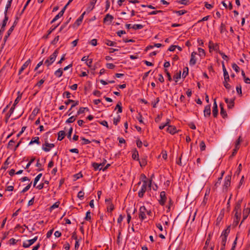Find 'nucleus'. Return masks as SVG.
I'll list each match as a JSON object with an SVG mask.
<instances>
[{
	"instance_id": "f257e3e1",
	"label": "nucleus",
	"mask_w": 250,
	"mask_h": 250,
	"mask_svg": "<svg viewBox=\"0 0 250 250\" xmlns=\"http://www.w3.org/2000/svg\"><path fill=\"white\" fill-rule=\"evenodd\" d=\"M59 53V49H56L54 52H53V53L49 57V59H50V62L49 63V60L48 59H47L45 62H44V63L45 64H46V65L48 67L49 66H50L51 64H52L54 62V61H55L56 60V57H57L58 56V54Z\"/></svg>"
},
{
	"instance_id": "f03ea898",
	"label": "nucleus",
	"mask_w": 250,
	"mask_h": 250,
	"mask_svg": "<svg viewBox=\"0 0 250 250\" xmlns=\"http://www.w3.org/2000/svg\"><path fill=\"white\" fill-rule=\"evenodd\" d=\"M147 180H143V185L141 187V189L138 192V196L140 198H143L144 195V193L146 192L147 189Z\"/></svg>"
},
{
	"instance_id": "7ed1b4c3",
	"label": "nucleus",
	"mask_w": 250,
	"mask_h": 250,
	"mask_svg": "<svg viewBox=\"0 0 250 250\" xmlns=\"http://www.w3.org/2000/svg\"><path fill=\"white\" fill-rule=\"evenodd\" d=\"M146 209L144 206H141L139 209V217L142 221L146 218Z\"/></svg>"
},
{
	"instance_id": "20e7f679",
	"label": "nucleus",
	"mask_w": 250,
	"mask_h": 250,
	"mask_svg": "<svg viewBox=\"0 0 250 250\" xmlns=\"http://www.w3.org/2000/svg\"><path fill=\"white\" fill-rule=\"evenodd\" d=\"M242 202V200H239L235 204L234 211L235 215H241V206Z\"/></svg>"
},
{
	"instance_id": "39448f33",
	"label": "nucleus",
	"mask_w": 250,
	"mask_h": 250,
	"mask_svg": "<svg viewBox=\"0 0 250 250\" xmlns=\"http://www.w3.org/2000/svg\"><path fill=\"white\" fill-rule=\"evenodd\" d=\"M231 176L230 175H228L225 178V182L223 186V189L226 191L228 190V188L230 185Z\"/></svg>"
},
{
	"instance_id": "423d86ee",
	"label": "nucleus",
	"mask_w": 250,
	"mask_h": 250,
	"mask_svg": "<svg viewBox=\"0 0 250 250\" xmlns=\"http://www.w3.org/2000/svg\"><path fill=\"white\" fill-rule=\"evenodd\" d=\"M54 146V144L48 143L47 141H45L44 144L42 145V149L45 152H48L50 150L51 148Z\"/></svg>"
},
{
	"instance_id": "0eeeda50",
	"label": "nucleus",
	"mask_w": 250,
	"mask_h": 250,
	"mask_svg": "<svg viewBox=\"0 0 250 250\" xmlns=\"http://www.w3.org/2000/svg\"><path fill=\"white\" fill-rule=\"evenodd\" d=\"M70 103H73V104L71 105V107L68 110L67 113H68V112H70L73 107L78 105L79 102L78 101H74L71 99H68L64 102V104L66 105H68Z\"/></svg>"
},
{
	"instance_id": "6e6552de",
	"label": "nucleus",
	"mask_w": 250,
	"mask_h": 250,
	"mask_svg": "<svg viewBox=\"0 0 250 250\" xmlns=\"http://www.w3.org/2000/svg\"><path fill=\"white\" fill-rule=\"evenodd\" d=\"M160 199L159 200V203L161 205L164 206L165 204L167 199L166 192L164 191H161L160 192Z\"/></svg>"
},
{
	"instance_id": "1a4fd4ad",
	"label": "nucleus",
	"mask_w": 250,
	"mask_h": 250,
	"mask_svg": "<svg viewBox=\"0 0 250 250\" xmlns=\"http://www.w3.org/2000/svg\"><path fill=\"white\" fill-rule=\"evenodd\" d=\"M213 109H212V114L214 117H216L218 115V110L217 104L216 101V99H214Z\"/></svg>"
},
{
	"instance_id": "9d476101",
	"label": "nucleus",
	"mask_w": 250,
	"mask_h": 250,
	"mask_svg": "<svg viewBox=\"0 0 250 250\" xmlns=\"http://www.w3.org/2000/svg\"><path fill=\"white\" fill-rule=\"evenodd\" d=\"M250 213V208H247L244 209L243 211V219L241 222V224H242V223L244 221V220L247 218Z\"/></svg>"
},
{
	"instance_id": "9b49d317",
	"label": "nucleus",
	"mask_w": 250,
	"mask_h": 250,
	"mask_svg": "<svg viewBox=\"0 0 250 250\" xmlns=\"http://www.w3.org/2000/svg\"><path fill=\"white\" fill-rule=\"evenodd\" d=\"M225 102L228 104V107L229 109L232 108L234 105V99L229 100L228 98H225Z\"/></svg>"
},
{
	"instance_id": "f8f14e48",
	"label": "nucleus",
	"mask_w": 250,
	"mask_h": 250,
	"mask_svg": "<svg viewBox=\"0 0 250 250\" xmlns=\"http://www.w3.org/2000/svg\"><path fill=\"white\" fill-rule=\"evenodd\" d=\"M222 68L224 73V80L226 81H229L230 80L229 77L228 72H227V69L225 66L224 62H222Z\"/></svg>"
},
{
	"instance_id": "ddd939ff",
	"label": "nucleus",
	"mask_w": 250,
	"mask_h": 250,
	"mask_svg": "<svg viewBox=\"0 0 250 250\" xmlns=\"http://www.w3.org/2000/svg\"><path fill=\"white\" fill-rule=\"evenodd\" d=\"M31 63V60L29 59L27 61H26L22 65L20 69L19 70L18 75H20L22 72L29 65V64Z\"/></svg>"
},
{
	"instance_id": "4468645a",
	"label": "nucleus",
	"mask_w": 250,
	"mask_h": 250,
	"mask_svg": "<svg viewBox=\"0 0 250 250\" xmlns=\"http://www.w3.org/2000/svg\"><path fill=\"white\" fill-rule=\"evenodd\" d=\"M211 114L210 105H206L204 110V115L205 117H209Z\"/></svg>"
},
{
	"instance_id": "2eb2a0df",
	"label": "nucleus",
	"mask_w": 250,
	"mask_h": 250,
	"mask_svg": "<svg viewBox=\"0 0 250 250\" xmlns=\"http://www.w3.org/2000/svg\"><path fill=\"white\" fill-rule=\"evenodd\" d=\"M197 54L196 52H193L191 54V58L189 61V64L191 66L195 64L196 60L195 59V55Z\"/></svg>"
},
{
	"instance_id": "dca6fc26",
	"label": "nucleus",
	"mask_w": 250,
	"mask_h": 250,
	"mask_svg": "<svg viewBox=\"0 0 250 250\" xmlns=\"http://www.w3.org/2000/svg\"><path fill=\"white\" fill-rule=\"evenodd\" d=\"M167 130L171 134H174L177 132L176 127L173 125H168Z\"/></svg>"
},
{
	"instance_id": "f3484780",
	"label": "nucleus",
	"mask_w": 250,
	"mask_h": 250,
	"mask_svg": "<svg viewBox=\"0 0 250 250\" xmlns=\"http://www.w3.org/2000/svg\"><path fill=\"white\" fill-rule=\"evenodd\" d=\"M8 21V17H4L1 24H0V31L4 32V31L5 30V27L7 24Z\"/></svg>"
},
{
	"instance_id": "a211bd4d",
	"label": "nucleus",
	"mask_w": 250,
	"mask_h": 250,
	"mask_svg": "<svg viewBox=\"0 0 250 250\" xmlns=\"http://www.w3.org/2000/svg\"><path fill=\"white\" fill-rule=\"evenodd\" d=\"M147 157L145 156L139 159V164L141 167H145L147 164Z\"/></svg>"
},
{
	"instance_id": "6ab92c4d",
	"label": "nucleus",
	"mask_w": 250,
	"mask_h": 250,
	"mask_svg": "<svg viewBox=\"0 0 250 250\" xmlns=\"http://www.w3.org/2000/svg\"><path fill=\"white\" fill-rule=\"evenodd\" d=\"M161 220L164 225L169 226V222L168 218L167 217V216L163 215L161 217Z\"/></svg>"
},
{
	"instance_id": "aec40b11",
	"label": "nucleus",
	"mask_w": 250,
	"mask_h": 250,
	"mask_svg": "<svg viewBox=\"0 0 250 250\" xmlns=\"http://www.w3.org/2000/svg\"><path fill=\"white\" fill-rule=\"evenodd\" d=\"M85 12H83L80 17L76 20L75 21L74 25H77V26H79L82 22V21L84 15L85 14Z\"/></svg>"
},
{
	"instance_id": "412c9836",
	"label": "nucleus",
	"mask_w": 250,
	"mask_h": 250,
	"mask_svg": "<svg viewBox=\"0 0 250 250\" xmlns=\"http://www.w3.org/2000/svg\"><path fill=\"white\" fill-rule=\"evenodd\" d=\"M59 24H57L56 26H52L50 29L47 31V34L45 36H43V38L45 39H47L48 38V36L55 29L59 26Z\"/></svg>"
},
{
	"instance_id": "4be33fe9",
	"label": "nucleus",
	"mask_w": 250,
	"mask_h": 250,
	"mask_svg": "<svg viewBox=\"0 0 250 250\" xmlns=\"http://www.w3.org/2000/svg\"><path fill=\"white\" fill-rule=\"evenodd\" d=\"M230 226H229L226 229H225L223 231L221 236L228 237L229 234L230 232Z\"/></svg>"
},
{
	"instance_id": "5701e85b",
	"label": "nucleus",
	"mask_w": 250,
	"mask_h": 250,
	"mask_svg": "<svg viewBox=\"0 0 250 250\" xmlns=\"http://www.w3.org/2000/svg\"><path fill=\"white\" fill-rule=\"evenodd\" d=\"M58 140L59 141H61L64 138L65 135V132L63 130H61L58 132Z\"/></svg>"
},
{
	"instance_id": "b1692460",
	"label": "nucleus",
	"mask_w": 250,
	"mask_h": 250,
	"mask_svg": "<svg viewBox=\"0 0 250 250\" xmlns=\"http://www.w3.org/2000/svg\"><path fill=\"white\" fill-rule=\"evenodd\" d=\"M92 166L94 168V170L96 171L98 170H102V167H100L101 166V165H100V164L97 163H93L92 164Z\"/></svg>"
},
{
	"instance_id": "393cba45",
	"label": "nucleus",
	"mask_w": 250,
	"mask_h": 250,
	"mask_svg": "<svg viewBox=\"0 0 250 250\" xmlns=\"http://www.w3.org/2000/svg\"><path fill=\"white\" fill-rule=\"evenodd\" d=\"M240 217H241V215H234V221H233V225L234 227L238 225L239 221L240 219Z\"/></svg>"
},
{
	"instance_id": "a878e982",
	"label": "nucleus",
	"mask_w": 250,
	"mask_h": 250,
	"mask_svg": "<svg viewBox=\"0 0 250 250\" xmlns=\"http://www.w3.org/2000/svg\"><path fill=\"white\" fill-rule=\"evenodd\" d=\"M34 143H36L38 145L40 144V138L39 137H35L32 138V140L29 143V145L33 144Z\"/></svg>"
},
{
	"instance_id": "bb28decb",
	"label": "nucleus",
	"mask_w": 250,
	"mask_h": 250,
	"mask_svg": "<svg viewBox=\"0 0 250 250\" xmlns=\"http://www.w3.org/2000/svg\"><path fill=\"white\" fill-rule=\"evenodd\" d=\"M113 18H114L112 15H110L109 14H107L104 19V22H106V21H109L111 22Z\"/></svg>"
},
{
	"instance_id": "cd10ccee",
	"label": "nucleus",
	"mask_w": 250,
	"mask_h": 250,
	"mask_svg": "<svg viewBox=\"0 0 250 250\" xmlns=\"http://www.w3.org/2000/svg\"><path fill=\"white\" fill-rule=\"evenodd\" d=\"M104 43L108 46H116V42H114L111 41L109 40H105L104 41Z\"/></svg>"
},
{
	"instance_id": "c85d7f7f",
	"label": "nucleus",
	"mask_w": 250,
	"mask_h": 250,
	"mask_svg": "<svg viewBox=\"0 0 250 250\" xmlns=\"http://www.w3.org/2000/svg\"><path fill=\"white\" fill-rule=\"evenodd\" d=\"M241 141H242V140L241 139V136H240L235 143V148H234V150L235 151H237V150L239 149V145H240V142Z\"/></svg>"
},
{
	"instance_id": "c756f323",
	"label": "nucleus",
	"mask_w": 250,
	"mask_h": 250,
	"mask_svg": "<svg viewBox=\"0 0 250 250\" xmlns=\"http://www.w3.org/2000/svg\"><path fill=\"white\" fill-rule=\"evenodd\" d=\"M77 117V115L75 116H72L70 117H69L66 121L65 123L67 124L69 123H73L76 119V117Z\"/></svg>"
},
{
	"instance_id": "7c9ffc66",
	"label": "nucleus",
	"mask_w": 250,
	"mask_h": 250,
	"mask_svg": "<svg viewBox=\"0 0 250 250\" xmlns=\"http://www.w3.org/2000/svg\"><path fill=\"white\" fill-rule=\"evenodd\" d=\"M121 105H122L121 102H119L115 107V110L118 109L117 113L122 112V107Z\"/></svg>"
},
{
	"instance_id": "2f4dec72",
	"label": "nucleus",
	"mask_w": 250,
	"mask_h": 250,
	"mask_svg": "<svg viewBox=\"0 0 250 250\" xmlns=\"http://www.w3.org/2000/svg\"><path fill=\"white\" fill-rule=\"evenodd\" d=\"M18 97H17L16 100H15L14 104H14V106H16V105L19 103V102L21 100V98L22 94L20 93V92H18Z\"/></svg>"
},
{
	"instance_id": "473e14b6",
	"label": "nucleus",
	"mask_w": 250,
	"mask_h": 250,
	"mask_svg": "<svg viewBox=\"0 0 250 250\" xmlns=\"http://www.w3.org/2000/svg\"><path fill=\"white\" fill-rule=\"evenodd\" d=\"M63 73L62 68H59L57 70H56L54 74L57 77H60L62 76Z\"/></svg>"
},
{
	"instance_id": "72a5a7b5",
	"label": "nucleus",
	"mask_w": 250,
	"mask_h": 250,
	"mask_svg": "<svg viewBox=\"0 0 250 250\" xmlns=\"http://www.w3.org/2000/svg\"><path fill=\"white\" fill-rule=\"evenodd\" d=\"M132 158L134 160H139L138 152L136 149H135L134 152L132 154Z\"/></svg>"
},
{
	"instance_id": "f704fd0d",
	"label": "nucleus",
	"mask_w": 250,
	"mask_h": 250,
	"mask_svg": "<svg viewBox=\"0 0 250 250\" xmlns=\"http://www.w3.org/2000/svg\"><path fill=\"white\" fill-rule=\"evenodd\" d=\"M71 19V18H70L66 22H65L62 25L60 28L59 32L62 31L66 27L67 25Z\"/></svg>"
},
{
	"instance_id": "c9c22d12",
	"label": "nucleus",
	"mask_w": 250,
	"mask_h": 250,
	"mask_svg": "<svg viewBox=\"0 0 250 250\" xmlns=\"http://www.w3.org/2000/svg\"><path fill=\"white\" fill-rule=\"evenodd\" d=\"M31 241V240H28L27 242H23L22 247L25 248H29L30 246L34 244L33 243L30 242V241Z\"/></svg>"
},
{
	"instance_id": "e433bc0d",
	"label": "nucleus",
	"mask_w": 250,
	"mask_h": 250,
	"mask_svg": "<svg viewBox=\"0 0 250 250\" xmlns=\"http://www.w3.org/2000/svg\"><path fill=\"white\" fill-rule=\"evenodd\" d=\"M42 174L40 173L35 177V178L34 179V181L33 187H35L36 186L37 182L39 181V180L41 178V177H42Z\"/></svg>"
},
{
	"instance_id": "4c0bfd02",
	"label": "nucleus",
	"mask_w": 250,
	"mask_h": 250,
	"mask_svg": "<svg viewBox=\"0 0 250 250\" xmlns=\"http://www.w3.org/2000/svg\"><path fill=\"white\" fill-rule=\"evenodd\" d=\"M91 212L90 210H88L86 213V216L84 218L85 220L87 221H91Z\"/></svg>"
},
{
	"instance_id": "58836bf2",
	"label": "nucleus",
	"mask_w": 250,
	"mask_h": 250,
	"mask_svg": "<svg viewBox=\"0 0 250 250\" xmlns=\"http://www.w3.org/2000/svg\"><path fill=\"white\" fill-rule=\"evenodd\" d=\"M241 74L244 78V82L247 83H250V79L249 78L246 77L245 72L243 70L241 71Z\"/></svg>"
},
{
	"instance_id": "ea45409f",
	"label": "nucleus",
	"mask_w": 250,
	"mask_h": 250,
	"mask_svg": "<svg viewBox=\"0 0 250 250\" xmlns=\"http://www.w3.org/2000/svg\"><path fill=\"white\" fill-rule=\"evenodd\" d=\"M188 73V67H186L183 69V72L182 74V77L183 78H185L187 77Z\"/></svg>"
},
{
	"instance_id": "a19ab883",
	"label": "nucleus",
	"mask_w": 250,
	"mask_h": 250,
	"mask_svg": "<svg viewBox=\"0 0 250 250\" xmlns=\"http://www.w3.org/2000/svg\"><path fill=\"white\" fill-rule=\"evenodd\" d=\"M144 27V25L142 24H135L132 26V28L134 30H138L142 29Z\"/></svg>"
},
{
	"instance_id": "79ce46f5",
	"label": "nucleus",
	"mask_w": 250,
	"mask_h": 250,
	"mask_svg": "<svg viewBox=\"0 0 250 250\" xmlns=\"http://www.w3.org/2000/svg\"><path fill=\"white\" fill-rule=\"evenodd\" d=\"M220 114L223 118H225L227 116V114L224 107H222L220 109Z\"/></svg>"
},
{
	"instance_id": "37998d69",
	"label": "nucleus",
	"mask_w": 250,
	"mask_h": 250,
	"mask_svg": "<svg viewBox=\"0 0 250 250\" xmlns=\"http://www.w3.org/2000/svg\"><path fill=\"white\" fill-rule=\"evenodd\" d=\"M177 2L180 4H184L185 5H188L189 3V1L188 0H180L177 1Z\"/></svg>"
},
{
	"instance_id": "c03bdc74",
	"label": "nucleus",
	"mask_w": 250,
	"mask_h": 250,
	"mask_svg": "<svg viewBox=\"0 0 250 250\" xmlns=\"http://www.w3.org/2000/svg\"><path fill=\"white\" fill-rule=\"evenodd\" d=\"M173 12L174 13L177 14L179 16H181L184 15V14L187 13V11L184 10H179V11H173Z\"/></svg>"
},
{
	"instance_id": "a18cd8bd",
	"label": "nucleus",
	"mask_w": 250,
	"mask_h": 250,
	"mask_svg": "<svg viewBox=\"0 0 250 250\" xmlns=\"http://www.w3.org/2000/svg\"><path fill=\"white\" fill-rule=\"evenodd\" d=\"M209 43L210 44L209 46V48L210 49L212 48L213 50H217V48H218V46L217 44H216V45H214L213 43L211 41H210L209 42Z\"/></svg>"
},
{
	"instance_id": "49530a36",
	"label": "nucleus",
	"mask_w": 250,
	"mask_h": 250,
	"mask_svg": "<svg viewBox=\"0 0 250 250\" xmlns=\"http://www.w3.org/2000/svg\"><path fill=\"white\" fill-rule=\"evenodd\" d=\"M121 119V117L120 115H118L117 118H114L113 119V124L115 125H117L118 123L120 122Z\"/></svg>"
},
{
	"instance_id": "de8ad7c7",
	"label": "nucleus",
	"mask_w": 250,
	"mask_h": 250,
	"mask_svg": "<svg viewBox=\"0 0 250 250\" xmlns=\"http://www.w3.org/2000/svg\"><path fill=\"white\" fill-rule=\"evenodd\" d=\"M206 146L205 143L203 141H202L200 143V148L201 151L205 150L206 149Z\"/></svg>"
},
{
	"instance_id": "09e8293b",
	"label": "nucleus",
	"mask_w": 250,
	"mask_h": 250,
	"mask_svg": "<svg viewBox=\"0 0 250 250\" xmlns=\"http://www.w3.org/2000/svg\"><path fill=\"white\" fill-rule=\"evenodd\" d=\"M220 238H221V245H226L227 237L220 236Z\"/></svg>"
},
{
	"instance_id": "8fccbe9b",
	"label": "nucleus",
	"mask_w": 250,
	"mask_h": 250,
	"mask_svg": "<svg viewBox=\"0 0 250 250\" xmlns=\"http://www.w3.org/2000/svg\"><path fill=\"white\" fill-rule=\"evenodd\" d=\"M81 138L83 141V142L82 143L83 145L89 144L91 143L89 140L85 139L84 137H81Z\"/></svg>"
},
{
	"instance_id": "3c124183",
	"label": "nucleus",
	"mask_w": 250,
	"mask_h": 250,
	"mask_svg": "<svg viewBox=\"0 0 250 250\" xmlns=\"http://www.w3.org/2000/svg\"><path fill=\"white\" fill-rule=\"evenodd\" d=\"M84 193L83 191H80L78 193L77 197L82 200L84 198Z\"/></svg>"
},
{
	"instance_id": "603ef678",
	"label": "nucleus",
	"mask_w": 250,
	"mask_h": 250,
	"mask_svg": "<svg viewBox=\"0 0 250 250\" xmlns=\"http://www.w3.org/2000/svg\"><path fill=\"white\" fill-rule=\"evenodd\" d=\"M85 111V108L84 107H80L79 109V110L77 111V115H79L81 114H83L84 112Z\"/></svg>"
},
{
	"instance_id": "864d4df0",
	"label": "nucleus",
	"mask_w": 250,
	"mask_h": 250,
	"mask_svg": "<svg viewBox=\"0 0 250 250\" xmlns=\"http://www.w3.org/2000/svg\"><path fill=\"white\" fill-rule=\"evenodd\" d=\"M232 67L237 73L239 72L240 68L236 63H233Z\"/></svg>"
},
{
	"instance_id": "5fc2aeb1",
	"label": "nucleus",
	"mask_w": 250,
	"mask_h": 250,
	"mask_svg": "<svg viewBox=\"0 0 250 250\" xmlns=\"http://www.w3.org/2000/svg\"><path fill=\"white\" fill-rule=\"evenodd\" d=\"M181 71H180L179 72L177 73L176 74H175L174 76H173V79H176V80H178V79H179L181 78Z\"/></svg>"
},
{
	"instance_id": "6e6d98bb",
	"label": "nucleus",
	"mask_w": 250,
	"mask_h": 250,
	"mask_svg": "<svg viewBox=\"0 0 250 250\" xmlns=\"http://www.w3.org/2000/svg\"><path fill=\"white\" fill-rule=\"evenodd\" d=\"M236 89L237 93L239 95H242L241 85L240 84L237 85Z\"/></svg>"
},
{
	"instance_id": "4d7b16f0",
	"label": "nucleus",
	"mask_w": 250,
	"mask_h": 250,
	"mask_svg": "<svg viewBox=\"0 0 250 250\" xmlns=\"http://www.w3.org/2000/svg\"><path fill=\"white\" fill-rule=\"evenodd\" d=\"M165 72L167 74V78H168V80L169 81H170V82L171 81H172V78H171L170 74L169 73V72L168 71L167 69H165Z\"/></svg>"
},
{
	"instance_id": "13d9d810",
	"label": "nucleus",
	"mask_w": 250,
	"mask_h": 250,
	"mask_svg": "<svg viewBox=\"0 0 250 250\" xmlns=\"http://www.w3.org/2000/svg\"><path fill=\"white\" fill-rule=\"evenodd\" d=\"M198 52H199L200 56H205V51L203 49H202L201 48H198Z\"/></svg>"
},
{
	"instance_id": "bf43d9fd",
	"label": "nucleus",
	"mask_w": 250,
	"mask_h": 250,
	"mask_svg": "<svg viewBox=\"0 0 250 250\" xmlns=\"http://www.w3.org/2000/svg\"><path fill=\"white\" fill-rule=\"evenodd\" d=\"M210 236H209L208 237V238L207 239L206 241L205 242V246L204 247V249H207V248H208V246L209 245V243L210 242Z\"/></svg>"
},
{
	"instance_id": "052dcab7",
	"label": "nucleus",
	"mask_w": 250,
	"mask_h": 250,
	"mask_svg": "<svg viewBox=\"0 0 250 250\" xmlns=\"http://www.w3.org/2000/svg\"><path fill=\"white\" fill-rule=\"evenodd\" d=\"M44 80L41 79L39 82H38L35 86H38L39 88L41 86V85L44 83Z\"/></svg>"
},
{
	"instance_id": "680f3d73",
	"label": "nucleus",
	"mask_w": 250,
	"mask_h": 250,
	"mask_svg": "<svg viewBox=\"0 0 250 250\" xmlns=\"http://www.w3.org/2000/svg\"><path fill=\"white\" fill-rule=\"evenodd\" d=\"M71 93L68 91H65L62 94V96L64 97L65 96L66 98L69 99L70 98Z\"/></svg>"
},
{
	"instance_id": "e2e57ef3",
	"label": "nucleus",
	"mask_w": 250,
	"mask_h": 250,
	"mask_svg": "<svg viewBox=\"0 0 250 250\" xmlns=\"http://www.w3.org/2000/svg\"><path fill=\"white\" fill-rule=\"evenodd\" d=\"M35 158H32L30 160V161L28 163V164L26 165L25 167V169H27L29 168V167H30V166L31 165V164L35 161Z\"/></svg>"
},
{
	"instance_id": "0e129e2a",
	"label": "nucleus",
	"mask_w": 250,
	"mask_h": 250,
	"mask_svg": "<svg viewBox=\"0 0 250 250\" xmlns=\"http://www.w3.org/2000/svg\"><path fill=\"white\" fill-rule=\"evenodd\" d=\"M106 66L108 68L111 69H113L115 67V65L114 64L111 63H106Z\"/></svg>"
},
{
	"instance_id": "69168bd1",
	"label": "nucleus",
	"mask_w": 250,
	"mask_h": 250,
	"mask_svg": "<svg viewBox=\"0 0 250 250\" xmlns=\"http://www.w3.org/2000/svg\"><path fill=\"white\" fill-rule=\"evenodd\" d=\"M59 36H56L54 40L51 42V44L55 45L57 43V42H58L59 40Z\"/></svg>"
},
{
	"instance_id": "338daca9",
	"label": "nucleus",
	"mask_w": 250,
	"mask_h": 250,
	"mask_svg": "<svg viewBox=\"0 0 250 250\" xmlns=\"http://www.w3.org/2000/svg\"><path fill=\"white\" fill-rule=\"evenodd\" d=\"M162 116H163L162 113H161L160 114H158L157 115V117L155 119V121L156 123L159 122L162 117Z\"/></svg>"
},
{
	"instance_id": "774afa93",
	"label": "nucleus",
	"mask_w": 250,
	"mask_h": 250,
	"mask_svg": "<svg viewBox=\"0 0 250 250\" xmlns=\"http://www.w3.org/2000/svg\"><path fill=\"white\" fill-rule=\"evenodd\" d=\"M220 32L222 33H223L224 31L226 30V26H225V25L222 23L221 24V25H220Z\"/></svg>"
}]
</instances>
